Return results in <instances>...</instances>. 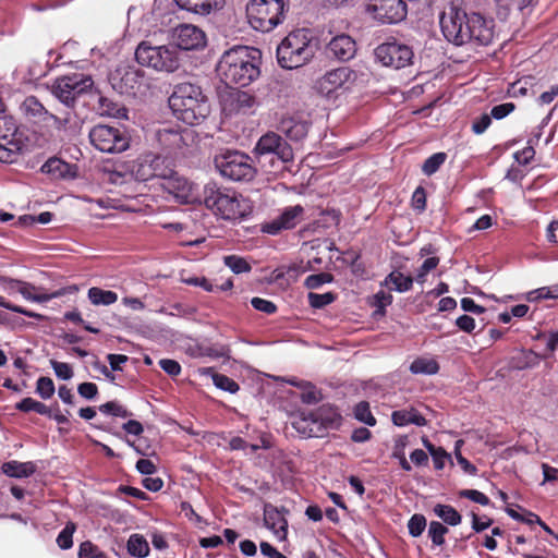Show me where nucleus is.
<instances>
[{
  "instance_id": "obj_42",
  "label": "nucleus",
  "mask_w": 558,
  "mask_h": 558,
  "mask_svg": "<svg viewBox=\"0 0 558 558\" xmlns=\"http://www.w3.org/2000/svg\"><path fill=\"white\" fill-rule=\"evenodd\" d=\"M72 111L65 110L61 112L60 114H54L48 112L47 122H51V125L57 129L58 131H64L66 130L69 123L72 120Z\"/></svg>"
},
{
  "instance_id": "obj_17",
  "label": "nucleus",
  "mask_w": 558,
  "mask_h": 558,
  "mask_svg": "<svg viewBox=\"0 0 558 558\" xmlns=\"http://www.w3.org/2000/svg\"><path fill=\"white\" fill-rule=\"evenodd\" d=\"M255 153L258 155L275 154L282 162H291L293 149L278 133L267 132L257 142Z\"/></svg>"
},
{
  "instance_id": "obj_6",
  "label": "nucleus",
  "mask_w": 558,
  "mask_h": 558,
  "mask_svg": "<svg viewBox=\"0 0 558 558\" xmlns=\"http://www.w3.org/2000/svg\"><path fill=\"white\" fill-rule=\"evenodd\" d=\"M288 0H252L247 5L250 24L256 31L267 33L284 19Z\"/></svg>"
},
{
  "instance_id": "obj_28",
  "label": "nucleus",
  "mask_w": 558,
  "mask_h": 558,
  "mask_svg": "<svg viewBox=\"0 0 558 558\" xmlns=\"http://www.w3.org/2000/svg\"><path fill=\"white\" fill-rule=\"evenodd\" d=\"M41 171L54 179H68L75 175L74 167L59 158L48 159L41 167Z\"/></svg>"
},
{
  "instance_id": "obj_62",
  "label": "nucleus",
  "mask_w": 558,
  "mask_h": 558,
  "mask_svg": "<svg viewBox=\"0 0 558 558\" xmlns=\"http://www.w3.org/2000/svg\"><path fill=\"white\" fill-rule=\"evenodd\" d=\"M16 292L20 293L25 300L34 301L37 288L29 283L23 281V283H15Z\"/></svg>"
},
{
  "instance_id": "obj_53",
  "label": "nucleus",
  "mask_w": 558,
  "mask_h": 558,
  "mask_svg": "<svg viewBox=\"0 0 558 558\" xmlns=\"http://www.w3.org/2000/svg\"><path fill=\"white\" fill-rule=\"evenodd\" d=\"M0 306L4 307L7 310H10L12 312H15V313L23 314V315H25L27 317H32V318H36V319H44L45 318L41 314L28 311V310H26V308H24L22 306L14 305V304L5 301V299L3 296H1V295H0Z\"/></svg>"
},
{
  "instance_id": "obj_24",
  "label": "nucleus",
  "mask_w": 558,
  "mask_h": 558,
  "mask_svg": "<svg viewBox=\"0 0 558 558\" xmlns=\"http://www.w3.org/2000/svg\"><path fill=\"white\" fill-rule=\"evenodd\" d=\"M102 181L118 186H125L123 192H130L129 185L133 184V181L129 163H117L112 168L105 167L102 169Z\"/></svg>"
},
{
  "instance_id": "obj_35",
  "label": "nucleus",
  "mask_w": 558,
  "mask_h": 558,
  "mask_svg": "<svg viewBox=\"0 0 558 558\" xmlns=\"http://www.w3.org/2000/svg\"><path fill=\"white\" fill-rule=\"evenodd\" d=\"M434 512L437 517H439L445 523L456 526L461 522V514L449 505L438 504L434 507Z\"/></svg>"
},
{
  "instance_id": "obj_2",
  "label": "nucleus",
  "mask_w": 558,
  "mask_h": 558,
  "mask_svg": "<svg viewBox=\"0 0 558 558\" xmlns=\"http://www.w3.org/2000/svg\"><path fill=\"white\" fill-rule=\"evenodd\" d=\"M259 51L247 46H236L226 51L217 72L226 85L246 86L259 75L257 64Z\"/></svg>"
},
{
  "instance_id": "obj_33",
  "label": "nucleus",
  "mask_w": 558,
  "mask_h": 558,
  "mask_svg": "<svg viewBox=\"0 0 558 558\" xmlns=\"http://www.w3.org/2000/svg\"><path fill=\"white\" fill-rule=\"evenodd\" d=\"M87 296L93 305L108 306L118 301V294L111 290H104L93 287L88 290Z\"/></svg>"
},
{
  "instance_id": "obj_13",
  "label": "nucleus",
  "mask_w": 558,
  "mask_h": 558,
  "mask_svg": "<svg viewBox=\"0 0 558 558\" xmlns=\"http://www.w3.org/2000/svg\"><path fill=\"white\" fill-rule=\"evenodd\" d=\"M374 56L376 61L381 63L384 66L402 69L412 63L414 53L412 48L408 45L392 40L376 47Z\"/></svg>"
},
{
  "instance_id": "obj_12",
  "label": "nucleus",
  "mask_w": 558,
  "mask_h": 558,
  "mask_svg": "<svg viewBox=\"0 0 558 558\" xmlns=\"http://www.w3.org/2000/svg\"><path fill=\"white\" fill-rule=\"evenodd\" d=\"M89 140L96 149L109 154L122 153L130 144L124 131L106 124L95 125L89 131Z\"/></svg>"
},
{
  "instance_id": "obj_11",
  "label": "nucleus",
  "mask_w": 558,
  "mask_h": 558,
  "mask_svg": "<svg viewBox=\"0 0 558 558\" xmlns=\"http://www.w3.org/2000/svg\"><path fill=\"white\" fill-rule=\"evenodd\" d=\"M92 86L93 80L90 76L73 73L58 77L51 86V93L66 107H73L76 98L89 90Z\"/></svg>"
},
{
  "instance_id": "obj_61",
  "label": "nucleus",
  "mask_w": 558,
  "mask_h": 558,
  "mask_svg": "<svg viewBox=\"0 0 558 558\" xmlns=\"http://www.w3.org/2000/svg\"><path fill=\"white\" fill-rule=\"evenodd\" d=\"M515 106L512 102H505L497 105L492 108L490 117L494 119L500 120L507 117L509 113H511L514 110Z\"/></svg>"
},
{
  "instance_id": "obj_18",
  "label": "nucleus",
  "mask_w": 558,
  "mask_h": 558,
  "mask_svg": "<svg viewBox=\"0 0 558 558\" xmlns=\"http://www.w3.org/2000/svg\"><path fill=\"white\" fill-rule=\"evenodd\" d=\"M110 80L113 88L121 94H135L142 84L143 74L133 65L121 64L110 74Z\"/></svg>"
},
{
  "instance_id": "obj_41",
  "label": "nucleus",
  "mask_w": 558,
  "mask_h": 558,
  "mask_svg": "<svg viewBox=\"0 0 558 558\" xmlns=\"http://www.w3.org/2000/svg\"><path fill=\"white\" fill-rule=\"evenodd\" d=\"M448 529L438 521H432L428 526V536L436 546H441L445 543V535Z\"/></svg>"
},
{
  "instance_id": "obj_27",
  "label": "nucleus",
  "mask_w": 558,
  "mask_h": 558,
  "mask_svg": "<svg viewBox=\"0 0 558 558\" xmlns=\"http://www.w3.org/2000/svg\"><path fill=\"white\" fill-rule=\"evenodd\" d=\"M179 8L189 12L207 15L222 5V0H174Z\"/></svg>"
},
{
  "instance_id": "obj_34",
  "label": "nucleus",
  "mask_w": 558,
  "mask_h": 558,
  "mask_svg": "<svg viewBox=\"0 0 558 558\" xmlns=\"http://www.w3.org/2000/svg\"><path fill=\"white\" fill-rule=\"evenodd\" d=\"M410 371L413 374L434 375L438 373L439 365L434 359L418 357L411 363Z\"/></svg>"
},
{
  "instance_id": "obj_10",
  "label": "nucleus",
  "mask_w": 558,
  "mask_h": 558,
  "mask_svg": "<svg viewBox=\"0 0 558 558\" xmlns=\"http://www.w3.org/2000/svg\"><path fill=\"white\" fill-rule=\"evenodd\" d=\"M24 147L23 133L19 131L15 120L0 114V161H16Z\"/></svg>"
},
{
  "instance_id": "obj_32",
  "label": "nucleus",
  "mask_w": 558,
  "mask_h": 558,
  "mask_svg": "<svg viewBox=\"0 0 558 558\" xmlns=\"http://www.w3.org/2000/svg\"><path fill=\"white\" fill-rule=\"evenodd\" d=\"M384 284L389 290L405 292L412 288L413 278L411 276H404L400 271H392L386 277Z\"/></svg>"
},
{
  "instance_id": "obj_64",
  "label": "nucleus",
  "mask_w": 558,
  "mask_h": 558,
  "mask_svg": "<svg viewBox=\"0 0 558 558\" xmlns=\"http://www.w3.org/2000/svg\"><path fill=\"white\" fill-rule=\"evenodd\" d=\"M159 365L170 376H178L181 373V366L174 360L162 359L159 361Z\"/></svg>"
},
{
  "instance_id": "obj_50",
  "label": "nucleus",
  "mask_w": 558,
  "mask_h": 558,
  "mask_svg": "<svg viewBox=\"0 0 558 558\" xmlns=\"http://www.w3.org/2000/svg\"><path fill=\"white\" fill-rule=\"evenodd\" d=\"M333 280V277L329 272H319L315 275H311L305 279V287L307 289H317L324 283H329Z\"/></svg>"
},
{
  "instance_id": "obj_44",
  "label": "nucleus",
  "mask_w": 558,
  "mask_h": 558,
  "mask_svg": "<svg viewBox=\"0 0 558 558\" xmlns=\"http://www.w3.org/2000/svg\"><path fill=\"white\" fill-rule=\"evenodd\" d=\"M76 525L73 522H68L64 529L57 537V544L61 549H69L73 546V533Z\"/></svg>"
},
{
  "instance_id": "obj_23",
  "label": "nucleus",
  "mask_w": 558,
  "mask_h": 558,
  "mask_svg": "<svg viewBox=\"0 0 558 558\" xmlns=\"http://www.w3.org/2000/svg\"><path fill=\"white\" fill-rule=\"evenodd\" d=\"M264 523L274 535L283 541L287 537L288 521L283 513L271 505H266L264 508Z\"/></svg>"
},
{
  "instance_id": "obj_51",
  "label": "nucleus",
  "mask_w": 558,
  "mask_h": 558,
  "mask_svg": "<svg viewBox=\"0 0 558 558\" xmlns=\"http://www.w3.org/2000/svg\"><path fill=\"white\" fill-rule=\"evenodd\" d=\"M36 392L43 399H49L54 393V384L49 377H39L36 385Z\"/></svg>"
},
{
  "instance_id": "obj_47",
  "label": "nucleus",
  "mask_w": 558,
  "mask_h": 558,
  "mask_svg": "<svg viewBox=\"0 0 558 558\" xmlns=\"http://www.w3.org/2000/svg\"><path fill=\"white\" fill-rule=\"evenodd\" d=\"M213 381L217 388L230 393H235L240 388L233 379L223 374H214Z\"/></svg>"
},
{
  "instance_id": "obj_37",
  "label": "nucleus",
  "mask_w": 558,
  "mask_h": 558,
  "mask_svg": "<svg viewBox=\"0 0 558 558\" xmlns=\"http://www.w3.org/2000/svg\"><path fill=\"white\" fill-rule=\"evenodd\" d=\"M15 409L22 412L34 411L41 415H50V410L46 404L29 397L24 398L19 403H16Z\"/></svg>"
},
{
  "instance_id": "obj_63",
  "label": "nucleus",
  "mask_w": 558,
  "mask_h": 558,
  "mask_svg": "<svg viewBox=\"0 0 558 558\" xmlns=\"http://www.w3.org/2000/svg\"><path fill=\"white\" fill-rule=\"evenodd\" d=\"M412 206L418 211H423L426 207L425 190L418 186L412 195Z\"/></svg>"
},
{
  "instance_id": "obj_60",
  "label": "nucleus",
  "mask_w": 558,
  "mask_h": 558,
  "mask_svg": "<svg viewBox=\"0 0 558 558\" xmlns=\"http://www.w3.org/2000/svg\"><path fill=\"white\" fill-rule=\"evenodd\" d=\"M439 263V259L437 257H428L426 258L422 266L420 267L418 269V272L416 275V280L418 282H423L424 281V278L425 276L433 269H435L437 267Z\"/></svg>"
},
{
  "instance_id": "obj_19",
  "label": "nucleus",
  "mask_w": 558,
  "mask_h": 558,
  "mask_svg": "<svg viewBox=\"0 0 558 558\" xmlns=\"http://www.w3.org/2000/svg\"><path fill=\"white\" fill-rule=\"evenodd\" d=\"M172 39L174 47L181 50H198L206 46V35L197 26L181 24L173 29Z\"/></svg>"
},
{
  "instance_id": "obj_4",
  "label": "nucleus",
  "mask_w": 558,
  "mask_h": 558,
  "mask_svg": "<svg viewBox=\"0 0 558 558\" xmlns=\"http://www.w3.org/2000/svg\"><path fill=\"white\" fill-rule=\"evenodd\" d=\"M202 202L223 219L235 220L251 211L247 199L234 191L219 187L215 182L204 185Z\"/></svg>"
},
{
  "instance_id": "obj_55",
  "label": "nucleus",
  "mask_w": 558,
  "mask_h": 558,
  "mask_svg": "<svg viewBox=\"0 0 558 558\" xmlns=\"http://www.w3.org/2000/svg\"><path fill=\"white\" fill-rule=\"evenodd\" d=\"M460 497L468 498L474 502H477L482 506H488L489 505V498L483 494L482 492H478L476 489H464L459 493Z\"/></svg>"
},
{
  "instance_id": "obj_3",
  "label": "nucleus",
  "mask_w": 558,
  "mask_h": 558,
  "mask_svg": "<svg viewBox=\"0 0 558 558\" xmlns=\"http://www.w3.org/2000/svg\"><path fill=\"white\" fill-rule=\"evenodd\" d=\"M169 106L177 119L189 125L199 124L210 112L208 98L201 87L191 83H181L175 86L169 97Z\"/></svg>"
},
{
  "instance_id": "obj_49",
  "label": "nucleus",
  "mask_w": 558,
  "mask_h": 558,
  "mask_svg": "<svg viewBox=\"0 0 558 558\" xmlns=\"http://www.w3.org/2000/svg\"><path fill=\"white\" fill-rule=\"evenodd\" d=\"M78 558H106V555L92 542L86 541L80 545Z\"/></svg>"
},
{
  "instance_id": "obj_5",
  "label": "nucleus",
  "mask_w": 558,
  "mask_h": 558,
  "mask_svg": "<svg viewBox=\"0 0 558 558\" xmlns=\"http://www.w3.org/2000/svg\"><path fill=\"white\" fill-rule=\"evenodd\" d=\"M311 32L305 28L288 34L277 48L278 63L284 69H296L307 63L315 54Z\"/></svg>"
},
{
  "instance_id": "obj_59",
  "label": "nucleus",
  "mask_w": 558,
  "mask_h": 558,
  "mask_svg": "<svg viewBox=\"0 0 558 558\" xmlns=\"http://www.w3.org/2000/svg\"><path fill=\"white\" fill-rule=\"evenodd\" d=\"M303 387L305 390L301 395V400L304 403L313 404L320 400L319 391H317L310 383H305Z\"/></svg>"
},
{
  "instance_id": "obj_9",
  "label": "nucleus",
  "mask_w": 558,
  "mask_h": 558,
  "mask_svg": "<svg viewBox=\"0 0 558 558\" xmlns=\"http://www.w3.org/2000/svg\"><path fill=\"white\" fill-rule=\"evenodd\" d=\"M340 415L331 405H322L294 422V427L308 437H318L325 430L338 427Z\"/></svg>"
},
{
  "instance_id": "obj_29",
  "label": "nucleus",
  "mask_w": 558,
  "mask_h": 558,
  "mask_svg": "<svg viewBox=\"0 0 558 558\" xmlns=\"http://www.w3.org/2000/svg\"><path fill=\"white\" fill-rule=\"evenodd\" d=\"M21 109L28 119L35 122H47L49 111L35 96L26 97L21 105Z\"/></svg>"
},
{
  "instance_id": "obj_25",
  "label": "nucleus",
  "mask_w": 558,
  "mask_h": 558,
  "mask_svg": "<svg viewBox=\"0 0 558 558\" xmlns=\"http://www.w3.org/2000/svg\"><path fill=\"white\" fill-rule=\"evenodd\" d=\"M278 130L289 140L298 142L307 135L308 124L299 117L286 116L281 118Z\"/></svg>"
},
{
  "instance_id": "obj_45",
  "label": "nucleus",
  "mask_w": 558,
  "mask_h": 558,
  "mask_svg": "<svg viewBox=\"0 0 558 558\" xmlns=\"http://www.w3.org/2000/svg\"><path fill=\"white\" fill-rule=\"evenodd\" d=\"M151 171L154 172V178H161L165 180V182H167L168 178H170L174 172L172 169L165 166L163 158L154 155L151 162Z\"/></svg>"
},
{
  "instance_id": "obj_36",
  "label": "nucleus",
  "mask_w": 558,
  "mask_h": 558,
  "mask_svg": "<svg viewBox=\"0 0 558 558\" xmlns=\"http://www.w3.org/2000/svg\"><path fill=\"white\" fill-rule=\"evenodd\" d=\"M128 550L132 556L143 558L149 553V546L144 536L133 534L128 541Z\"/></svg>"
},
{
  "instance_id": "obj_54",
  "label": "nucleus",
  "mask_w": 558,
  "mask_h": 558,
  "mask_svg": "<svg viewBox=\"0 0 558 558\" xmlns=\"http://www.w3.org/2000/svg\"><path fill=\"white\" fill-rule=\"evenodd\" d=\"M428 451L433 457L434 466L437 470H441L445 466L446 461L450 458L442 448L430 446L428 447Z\"/></svg>"
},
{
  "instance_id": "obj_57",
  "label": "nucleus",
  "mask_w": 558,
  "mask_h": 558,
  "mask_svg": "<svg viewBox=\"0 0 558 558\" xmlns=\"http://www.w3.org/2000/svg\"><path fill=\"white\" fill-rule=\"evenodd\" d=\"M76 290H77L76 287H70L68 289H59L52 293H37L36 292L35 299L33 302H37V303L48 302L52 299L60 298V296L64 295L66 292H75Z\"/></svg>"
},
{
  "instance_id": "obj_14",
  "label": "nucleus",
  "mask_w": 558,
  "mask_h": 558,
  "mask_svg": "<svg viewBox=\"0 0 558 558\" xmlns=\"http://www.w3.org/2000/svg\"><path fill=\"white\" fill-rule=\"evenodd\" d=\"M357 73L348 68L341 66L326 72L322 77L316 81V89L325 96H329L338 90L351 89L356 81Z\"/></svg>"
},
{
  "instance_id": "obj_43",
  "label": "nucleus",
  "mask_w": 558,
  "mask_h": 558,
  "mask_svg": "<svg viewBox=\"0 0 558 558\" xmlns=\"http://www.w3.org/2000/svg\"><path fill=\"white\" fill-rule=\"evenodd\" d=\"M354 416L362 423L366 425L374 426L376 424V418L373 416L369 404L365 401L359 402L354 408Z\"/></svg>"
},
{
  "instance_id": "obj_22",
  "label": "nucleus",
  "mask_w": 558,
  "mask_h": 558,
  "mask_svg": "<svg viewBox=\"0 0 558 558\" xmlns=\"http://www.w3.org/2000/svg\"><path fill=\"white\" fill-rule=\"evenodd\" d=\"M191 130L162 129L157 132V140L170 154L181 150L192 137Z\"/></svg>"
},
{
  "instance_id": "obj_58",
  "label": "nucleus",
  "mask_w": 558,
  "mask_h": 558,
  "mask_svg": "<svg viewBox=\"0 0 558 558\" xmlns=\"http://www.w3.org/2000/svg\"><path fill=\"white\" fill-rule=\"evenodd\" d=\"M51 366L56 373V375L63 380H68L72 378L73 371L71 366L68 363L64 362H58V361H51Z\"/></svg>"
},
{
  "instance_id": "obj_48",
  "label": "nucleus",
  "mask_w": 558,
  "mask_h": 558,
  "mask_svg": "<svg viewBox=\"0 0 558 558\" xmlns=\"http://www.w3.org/2000/svg\"><path fill=\"white\" fill-rule=\"evenodd\" d=\"M99 411L104 414L113 415L118 417H128L131 413L120 403L116 401H109L99 407Z\"/></svg>"
},
{
  "instance_id": "obj_31",
  "label": "nucleus",
  "mask_w": 558,
  "mask_h": 558,
  "mask_svg": "<svg viewBox=\"0 0 558 558\" xmlns=\"http://www.w3.org/2000/svg\"><path fill=\"white\" fill-rule=\"evenodd\" d=\"M2 472L10 476L16 478L28 477L36 471V466L33 462H19V461H9L2 464Z\"/></svg>"
},
{
  "instance_id": "obj_46",
  "label": "nucleus",
  "mask_w": 558,
  "mask_h": 558,
  "mask_svg": "<svg viewBox=\"0 0 558 558\" xmlns=\"http://www.w3.org/2000/svg\"><path fill=\"white\" fill-rule=\"evenodd\" d=\"M307 299L312 307L322 308L332 303L336 299V295L332 292H326L323 294L310 292Z\"/></svg>"
},
{
  "instance_id": "obj_26",
  "label": "nucleus",
  "mask_w": 558,
  "mask_h": 558,
  "mask_svg": "<svg viewBox=\"0 0 558 558\" xmlns=\"http://www.w3.org/2000/svg\"><path fill=\"white\" fill-rule=\"evenodd\" d=\"M153 155H145L136 160L128 161L130 171L132 172V181L144 182L154 179L151 171Z\"/></svg>"
},
{
  "instance_id": "obj_1",
  "label": "nucleus",
  "mask_w": 558,
  "mask_h": 558,
  "mask_svg": "<svg viewBox=\"0 0 558 558\" xmlns=\"http://www.w3.org/2000/svg\"><path fill=\"white\" fill-rule=\"evenodd\" d=\"M441 33L456 46H488L494 39L492 22L481 14H468L463 0H449L439 16Z\"/></svg>"
},
{
  "instance_id": "obj_56",
  "label": "nucleus",
  "mask_w": 558,
  "mask_h": 558,
  "mask_svg": "<svg viewBox=\"0 0 558 558\" xmlns=\"http://www.w3.org/2000/svg\"><path fill=\"white\" fill-rule=\"evenodd\" d=\"M251 304L255 310L266 314H274L277 311V306L275 303L262 298H253L251 300Z\"/></svg>"
},
{
  "instance_id": "obj_40",
  "label": "nucleus",
  "mask_w": 558,
  "mask_h": 558,
  "mask_svg": "<svg viewBox=\"0 0 558 558\" xmlns=\"http://www.w3.org/2000/svg\"><path fill=\"white\" fill-rule=\"evenodd\" d=\"M446 158H447V156L445 153H436V154L432 155L424 161V163L422 166V171L426 175L434 174L436 171H438L440 166L445 162Z\"/></svg>"
},
{
  "instance_id": "obj_30",
  "label": "nucleus",
  "mask_w": 558,
  "mask_h": 558,
  "mask_svg": "<svg viewBox=\"0 0 558 558\" xmlns=\"http://www.w3.org/2000/svg\"><path fill=\"white\" fill-rule=\"evenodd\" d=\"M391 420L397 426L414 424L417 426L426 425V420L414 408L393 411Z\"/></svg>"
},
{
  "instance_id": "obj_20",
  "label": "nucleus",
  "mask_w": 558,
  "mask_h": 558,
  "mask_svg": "<svg viewBox=\"0 0 558 558\" xmlns=\"http://www.w3.org/2000/svg\"><path fill=\"white\" fill-rule=\"evenodd\" d=\"M303 215L304 208L301 205L287 207L279 217L263 223L262 231L275 235L282 230L293 229L302 220Z\"/></svg>"
},
{
  "instance_id": "obj_16",
  "label": "nucleus",
  "mask_w": 558,
  "mask_h": 558,
  "mask_svg": "<svg viewBox=\"0 0 558 558\" xmlns=\"http://www.w3.org/2000/svg\"><path fill=\"white\" fill-rule=\"evenodd\" d=\"M163 186L181 203H202L203 194H201L198 186L186 178L179 175L177 172H173V174L168 178V181L163 183Z\"/></svg>"
},
{
  "instance_id": "obj_15",
  "label": "nucleus",
  "mask_w": 558,
  "mask_h": 558,
  "mask_svg": "<svg viewBox=\"0 0 558 558\" xmlns=\"http://www.w3.org/2000/svg\"><path fill=\"white\" fill-rule=\"evenodd\" d=\"M409 0H372L367 12L383 24H397L408 14Z\"/></svg>"
},
{
  "instance_id": "obj_8",
  "label": "nucleus",
  "mask_w": 558,
  "mask_h": 558,
  "mask_svg": "<svg viewBox=\"0 0 558 558\" xmlns=\"http://www.w3.org/2000/svg\"><path fill=\"white\" fill-rule=\"evenodd\" d=\"M219 173L232 181H251L256 174L251 158L236 150H227L214 159Z\"/></svg>"
},
{
  "instance_id": "obj_7",
  "label": "nucleus",
  "mask_w": 558,
  "mask_h": 558,
  "mask_svg": "<svg viewBox=\"0 0 558 558\" xmlns=\"http://www.w3.org/2000/svg\"><path fill=\"white\" fill-rule=\"evenodd\" d=\"M135 58L142 65L169 73L181 65L180 52L173 45L151 46L143 41L136 48Z\"/></svg>"
},
{
  "instance_id": "obj_21",
  "label": "nucleus",
  "mask_w": 558,
  "mask_h": 558,
  "mask_svg": "<svg viewBox=\"0 0 558 558\" xmlns=\"http://www.w3.org/2000/svg\"><path fill=\"white\" fill-rule=\"evenodd\" d=\"M327 52L339 61H349L356 53L355 40L347 34L337 35L328 43Z\"/></svg>"
},
{
  "instance_id": "obj_52",
  "label": "nucleus",
  "mask_w": 558,
  "mask_h": 558,
  "mask_svg": "<svg viewBox=\"0 0 558 558\" xmlns=\"http://www.w3.org/2000/svg\"><path fill=\"white\" fill-rule=\"evenodd\" d=\"M426 527V519L422 514H414L408 522L409 533L413 537L420 536Z\"/></svg>"
},
{
  "instance_id": "obj_38",
  "label": "nucleus",
  "mask_w": 558,
  "mask_h": 558,
  "mask_svg": "<svg viewBox=\"0 0 558 558\" xmlns=\"http://www.w3.org/2000/svg\"><path fill=\"white\" fill-rule=\"evenodd\" d=\"M230 98L236 110L250 109L255 104V98L247 92L235 90L230 94Z\"/></svg>"
},
{
  "instance_id": "obj_39",
  "label": "nucleus",
  "mask_w": 558,
  "mask_h": 558,
  "mask_svg": "<svg viewBox=\"0 0 558 558\" xmlns=\"http://www.w3.org/2000/svg\"><path fill=\"white\" fill-rule=\"evenodd\" d=\"M223 262L234 274L248 272L251 270L247 260L238 255L225 256Z\"/></svg>"
}]
</instances>
